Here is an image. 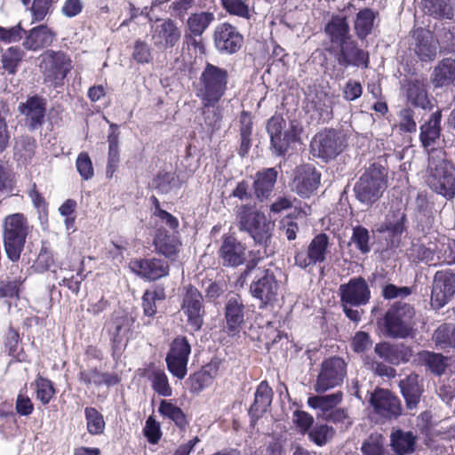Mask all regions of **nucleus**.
<instances>
[{
    "mask_svg": "<svg viewBox=\"0 0 455 455\" xmlns=\"http://www.w3.org/2000/svg\"><path fill=\"white\" fill-rule=\"evenodd\" d=\"M181 31L171 19H157L150 27V40L156 50L164 52L180 43Z\"/></svg>",
    "mask_w": 455,
    "mask_h": 455,
    "instance_id": "12",
    "label": "nucleus"
},
{
    "mask_svg": "<svg viewBox=\"0 0 455 455\" xmlns=\"http://www.w3.org/2000/svg\"><path fill=\"white\" fill-rule=\"evenodd\" d=\"M455 295V273L450 269L437 271L433 279L431 304L435 308L445 306Z\"/></svg>",
    "mask_w": 455,
    "mask_h": 455,
    "instance_id": "14",
    "label": "nucleus"
},
{
    "mask_svg": "<svg viewBox=\"0 0 455 455\" xmlns=\"http://www.w3.org/2000/svg\"><path fill=\"white\" fill-rule=\"evenodd\" d=\"M414 52L421 61L433 60L437 53V41L428 30L418 29L414 33Z\"/></svg>",
    "mask_w": 455,
    "mask_h": 455,
    "instance_id": "29",
    "label": "nucleus"
},
{
    "mask_svg": "<svg viewBox=\"0 0 455 455\" xmlns=\"http://www.w3.org/2000/svg\"><path fill=\"white\" fill-rule=\"evenodd\" d=\"M228 72L211 63H207L196 85V95L204 108L215 107L228 91Z\"/></svg>",
    "mask_w": 455,
    "mask_h": 455,
    "instance_id": "1",
    "label": "nucleus"
},
{
    "mask_svg": "<svg viewBox=\"0 0 455 455\" xmlns=\"http://www.w3.org/2000/svg\"><path fill=\"white\" fill-rule=\"evenodd\" d=\"M432 339L438 349L455 347V326L448 323L440 325Z\"/></svg>",
    "mask_w": 455,
    "mask_h": 455,
    "instance_id": "43",
    "label": "nucleus"
},
{
    "mask_svg": "<svg viewBox=\"0 0 455 455\" xmlns=\"http://www.w3.org/2000/svg\"><path fill=\"white\" fill-rule=\"evenodd\" d=\"M179 180L174 172H159L153 180V186L161 194H167L178 187Z\"/></svg>",
    "mask_w": 455,
    "mask_h": 455,
    "instance_id": "51",
    "label": "nucleus"
},
{
    "mask_svg": "<svg viewBox=\"0 0 455 455\" xmlns=\"http://www.w3.org/2000/svg\"><path fill=\"white\" fill-rule=\"evenodd\" d=\"M144 435L150 443L156 444L161 438L160 425L153 417H148L143 429Z\"/></svg>",
    "mask_w": 455,
    "mask_h": 455,
    "instance_id": "64",
    "label": "nucleus"
},
{
    "mask_svg": "<svg viewBox=\"0 0 455 455\" xmlns=\"http://www.w3.org/2000/svg\"><path fill=\"white\" fill-rule=\"evenodd\" d=\"M24 52L19 47H10L2 55V67L9 74H14L20 62L23 58Z\"/></svg>",
    "mask_w": 455,
    "mask_h": 455,
    "instance_id": "52",
    "label": "nucleus"
},
{
    "mask_svg": "<svg viewBox=\"0 0 455 455\" xmlns=\"http://www.w3.org/2000/svg\"><path fill=\"white\" fill-rule=\"evenodd\" d=\"M441 111L434 112L420 127V140L424 147L431 146L440 136Z\"/></svg>",
    "mask_w": 455,
    "mask_h": 455,
    "instance_id": "40",
    "label": "nucleus"
},
{
    "mask_svg": "<svg viewBox=\"0 0 455 455\" xmlns=\"http://www.w3.org/2000/svg\"><path fill=\"white\" fill-rule=\"evenodd\" d=\"M302 130L300 122L296 119L291 120L287 125L283 116H272L267 122V131L274 153L277 156L284 155L291 143L299 140Z\"/></svg>",
    "mask_w": 455,
    "mask_h": 455,
    "instance_id": "5",
    "label": "nucleus"
},
{
    "mask_svg": "<svg viewBox=\"0 0 455 455\" xmlns=\"http://www.w3.org/2000/svg\"><path fill=\"white\" fill-rule=\"evenodd\" d=\"M190 390L194 393H199L204 388L209 387L212 380L211 376L202 371H197L191 375L188 379Z\"/></svg>",
    "mask_w": 455,
    "mask_h": 455,
    "instance_id": "60",
    "label": "nucleus"
},
{
    "mask_svg": "<svg viewBox=\"0 0 455 455\" xmlns=\"http://www.w3.org/2000/svg\"><path fill=\"white\" fill-rule=\"evenodd\" d=\"M343 394L339 391L324 395L310 396L307 399V404L312 409L317 410V417L325 419L334 408L342 401Z\"/></svg>",
    "mask_w": 455,
    "mask_h": 455,
    "instance_id": "36",
    "label": "nucleus"
},
{
    "mask_svg": "<svg viewBox=\"0 0 455 455\" xmlns=\"http://www.w3.org/2000/svg\"><path fill=\"white\" fill-rule=\"evenodd\" d=\"M24 33L20 24L9 28L0 27V41L4 44L16 43L23 37Z\"/></svg>",
    "mask_w": 455,
    "mask_h": 455,
    "instance_id": "63",
    "label": "nucleus"
},
{
    "mask_svg": "<svg viewBox=\"0 0 455 455\" xmlns=\"http://www.w3.org/2000/svg\"><path fill=\"white\" fill-rule=\"evenodd\" d=\"M375 352L379 358L391 364H399L411 360L412 350L404 345H390L388 343L377 344Z\"/></svg>",
    "mask_w": 455,
    "mask_h": 455,
    "instance_id": "30",
    "label": "nucleus"
},
{
    "mask_svg": "<svg viewBox=\"0 0 455 455\" xmlns=\"http://www.w3.org/2000/svg\"><path fill=\"white\" fill-rule=\"evenodd\" d=\"M310 146L314 156L324 161L336 157L343 149V143L333 130H325L317 133Z\"/></svg>",
    "mask_w": 455,
    "mask_h": 455,
    "instance_id": "18",
    "label": "nucleus"
},
{
    "mask_svg": "<svg viewBox=\"0 0 455 455\" xmlns=\"http://www.w3.org/2000/svg\"><path fill=\"white\" fill-rule=\"evenodd\" d=\"M363 455H386L384 439L381 435H371L362 445Z\"/></svg>",
    "mask_w": 455,
    "mask_h": 455,
    "instance_id": "55",
    "label": "nucleus"
},
{
    "mask_svg": "<svg viewBox=\"0 0 455 455\" xmlns=\"http://www.w3.org/2000/svg\"><path fill=\"white\" fill-rule=\"evenodd\" d=\"M324 32L330 40L327 47L335 48L353 38L347 18L343 16H332L325 25Z\"/></svg>",
    "mask_w": 455,
    "mask_h": 455,
    "instance_id": "27",
    "label": "nucleus"
},
{
    "mask_svg": "<svg viewBox=\"0 0 455 455\" xmlns=\"http://www.w3.org/2000/svg\"><path fill=\"white\" fill-rule=\"evenodd\" d=\"M306 103L307 111L313 112L315 118L323 122L331 118L332 100L324 91H310L306 96Z\"/></svg>",
    "mask_w": 455,
    "mask_h": 455,
    "instance_id": "26",
    "label": "nucleus"
},
{
    "mask_svg": "<svg viewBox=\"0 0 455 455\" xmlns=\"http://www.w3.org/2000/svg\"><path fill=\"white\" fill-rule=\"evenodd\" d=\"M341 305L351 304L356 307L366 305L371 299V291L363 277L351 278L339 289Z\"/></svg>",
    "mask_w": 455,
    "mask_h": 455,
    "instance_id": "19",
    "label": "nucleus"
},
{
    "mask_svg": "<svg viewBox=\"0 0 455 455\" xmlns=\"http://www.w3.org/2000/svg\"><path fill=\"white\" fill-rule=\"evenodd\" d=\"M223 7L231 14L249 18V7L243 0H221Z\"/></svg>",
    "mask_w": 455,
    "mask_h": 455,
    "instance_id": "61",
    "label": "nucleus"
},
{
    "mask_svg": "<svg viewBox=\"0 0 455 455\" xmlns=\"http://www.w3.org/2000/svg\"><path fill=\"white\" fill-rule=\"evenodd\" d=\"M236 219L241 231L247 232L255 243L267 246L272 235L274 224L264 213L249 204H243L236 210Z\"/></svg>",
    "mask_w": 455,
    "mask_h": 455,
    "instance_id": "4",
    "label": "nucleus"
},
{
    "mask_svg": "<svg viewBox=\"0 0 455 455\" xmlns=\"http://www.w3.org/2000/svg\"><path fill=\"white\" fill-rule=\"evenodd\" d=\"M4 347L9 355L16 357L18 360H22L20 356V334L19 332L10 327L6 333Z\"/></svg>",
    "mask_w": 455,
    "mask_h": 455,
    "instance_id": "59",
    "label": "nucleus"
},
{
    "mask_svg": "<svg viewBox=\"0 0 455 455\" xmlns=\"http://www.w3.org/2000/svg\"><path fill=\"white\" fill-rule=\"evenodd\" d=\"M419 361L426 365L435 375H442L446 369L445 357L437 353L421 351L419 353Z\"/></svg>",
    "mask_w": 455,
    "mask_h": 455,
    "instance_id": "44",
    "label": "nucleus"
},
{
    "mask_svg": "<svg viewBox=\"0 0 455 455\" xmlns=\"http://www.w3.org/2000/svg\"><path fill=\"white\" fill-rule=\"evenodd\" d=\"M36 148V140L28 136H21L17 139L14 145V156L23 164L30 160Z\"/></svg>",
    "mask_w": 455,
    "mask_h": 455,
    "instance_id": "48",
    "label": "nucleus"
},
{
    "mask_svg": "<svg viewBox=\"0 0 455 455\" xmlns=\"http://www.w3.org/2000/svg\"><path fill=\"white\" fill-rule=\"evenodd\" d=\"M333 434L332 427L327 425H316L310 429L308 435L312 442L322 446L332 437Z\"/></svg>",
    "mask_w": 455,
    "mask_h": 455,
    "instance_id": "57",
    "label": "nucleus"
},
{
    "mask_svg": "<svg viewBox=\"0 0 455 455\" xmlns=\"http://www.w3.org/2000/svg\"><path fill=\"white\" fill-rule=\"evenodd\" d=\"M152 388L156 393L162 396H171L172 394V387L168 381V377L163 370L154 369L150 375Z\"/></svg>",
    "mask_w": 455,
    "mask_h": 455,
    "instance_id": "50",
    "label": "nucleus"
},
{
    "mask_svg": "<svg viewBox=\"0 0 455 455\" xmlns=\"http://www.w3.org/2000/svg\"><path fill=\"white\" fill-rule=\"evenodd\" d=\"M387 187V170L379 164H372L358 179L354 187L355 198L371 206L378 202Z\"/></svg>",
    "mask_w": 455,
    "mask_h": 455,
    "instance_id": "2",
    "label": "nucleus"
},
{
    "mask_svg": "<svg viewBox=\"0 0 455 455\" xmlns=\"http://www.w3.org/2000/svg\"><path fill=\"white\" fill-rule=\"evenodd\" d=\"M405 221L406 214L403 211L399 209L389 212L386 216L385 221L378 227L377 232H388L393 237L401 236L405 231Z\"/></svg>",
    "mask_w": 455,
    "mask_h": 455,
    "instance_id": "38",
    "label": "nucleus"
},
{
    "mask_svg": "<svg viewBox=\"0 0 455 455\" xmlns=\"http://www.w3.org/2000/svg\"><path fill=\"white\" fill-rule=\"evenodd\" d=\"M415 310L407 303H396L386 313V334L392 338L405 339L413 332Z\"/></svg>",
    "mask_w": 455,
    "mask_h": 455,
    "instance_id": "6",
    "label": "nucleus"
},
{
    "mask_svg": "<svg viewBox=\"0 0 455 455\" xmlns=\"http://www.w3.org/2000/svg\"><path fill=\"white\" fill-rule=\"evenodd\" d=\"M86 428L90 435H100L104 433L106 423L103 415L93 407L84 409Z\"/></svg>",
    "mask_w": 455,
    "mask_h": 455,
    "instance_id": "47",
    "label": "nucleus"
},
{
    "mask_svg": "<svg viewBox=\"0 0 455 455\" xmlns=\"http://www.w3.org/2000/svg\"><path fill=\"white\" fill-rule=\"evenodd\" d=\"M29 224L22 213L6 216L3 221V240L5 253L10 260L17 262L23 251Z\"/></svg>",
    "mask_w": 455,
    "mask_h": 455,
    "instance_id": "3",
    "label": "nucleus"
},
{
    "mask_svg": "<svg viewBox=\"0 0 455 455\" xmlns=\"http://www.w3.org/2000/svg\"><path fill=\"white\" fill-rule=\"evenodd\" d=\"M158 412L164 417L172 420L176 426L183 428L187 425V419L182 410L172 401L162 400L158 408Z\"/></svg>",
    "mask_w": 455,
    "mask_h": 455,
    "instance_id": "45",
    "label": "nucleus"
},
{
    "mask_svg": "<svg viewBox=\"0 0 455 455\" xmlns=\"http://www.w3.org/2000/svg\"><path fill=\"white\" fill-rule=\"evenodd\" d=\"M329 236L321 233L316 235L308 243L307 248L301 249L295 253V265L302 269L314 267L316 264L324 262L330 253Z\"/></svg>",
    "mask_w": 455,
    "mask_h": 455,
    "instance_id": "10",
    "label": "nucleus"
},
{
    "mask_svg": "<svg viewBox=\"0 0 455 455\" xmlns=\"http://www.w3.org/2000/svg\"><path fill=\"white\" fill-rule=\"evenodd\" d=\"M375 13L370 9L360 11L355 20V30L360 39H364L372 30Z\"/></svg>",
    "mask_w": 455,
    "mask_h": 455,
    "instance_id": "46",
    "label": "nucleus"
},
{
    "mask_svg": "<svg viewBox=\"0 0 455 455\" xmlns=\"http://www.w3.org/2000/svg\"><path fill=\"white\" fill-rule=\"evenodd\" d=\"M325 50L334 57L338 64L343 69L348 67H362L367 68L369 66L368 52L358 47L357 42L351 38L337 47H326Z\"/></svg>",
    "mask_w": 455,
    "mask_h": 455,
    "instance_id": "11",
    "label": "nucleus"
},
{
    "mask_svg": "<svg viewBox=\"0 0 455 455\" xmlns=\"http://www.w3.org/2000/svg\"><path fill=\"white\" fill-rule=\"evenodd\" d=\"M347 374V364L345 361L338 356L325 359L321 365L320 372L314 386L317 393L325 392L331 388L339 386Z\"/></svg>",
    "mask_w": 455,
    "mask_h": 455,
    "instance_id": "9",
    "label": "nucleus"
},
{
    "mask_svg": "<svg viewBox=\"0 0 455 455\" xmlns=\"http://www.w3.org/2000/svg\"><path fill=\"white\" fill-rule=\"evenodd\" d=\"M321 173L311 164L298 166L293 179V190L302 198H308L319 187Z\"/></svg>",
    "mask_w": 455,
    "mask_h": 455,
    "instance_id": "20",
    "label": "nucleus"
},
{
    "mask_svg": "<svg viewBox=\"0 0 455 455\" xmlns=\"http://www.w3.org/2000/svg\"><path fill=\"white\" fill-rule=\"evenodd\" d=\"M154 244L159 253L173 260L180 251L181 243L175 233L168 234L159 229L154 239Z\"/></svg>",
    "mask_w": 455,
    "mask_h": 455,
    "instance_id": "34",
    "label": "nucleus"
},
{
    "mask_svg": "<svg viewBox=\"0 0 455 455\" xmlns=\"http://www.w3.org/2000/svg\"><path fill=\"white\" fill-rule=\"evenodd\" d=\"M132 59L139 64H148L153 61V48L146 41L135 40L133 44Z\"/></svg>",
    "mask_w": 455,
    "mask_h": 455,
    "instance_id": "53",
    "label": "nucleus"
},
{
    "mask_svg": "<svg viewBox=\"0 0 455 455\" xmlns=\"http://www.w3.org/2000/svg\"><path fill=\"white\" fill-rule=\"evenodd\" d=\"M71 59L63 52L48 50L41 55L40 68L44 80L58 87L72 69Z\"/></svg>",
    "mask_w": 455,
    "mask_h": 455,
    "instance_id": "8",
    "label": "nucleus"
},
{
    "mask_svg": "<svg viewBox=\"0 0 455 455\" xmlns=\"http://www.w3.org/2000/svg\"><path fill=\"white\" fill-rule=\"evenodd\" d=\"M183 295L181 309L187 316L188 324L196 331L204 323V307L201 292L192 285L186 288Z\"/></svg>",
    "mask_w": 455,
    "mask_h": 455,
    "instance_id": "16",
    "label": "nucleus"
},
{
    "mask_svg": "<svg viewBox=\"0 0 455 455\" xmlns=\"http://www.w3.org/2000/svg\"><path fill=\"white\" fill-rule=\"evenodd\" d=\"M422 5L425 12L435 19L451 20L453 18L451 0H422Z\"/></svg>",
    "mask_w": 455,
    "mask_h": 455,
    "instance_id": "41",
    "label": "nucleus"
},
{
    "mask_svg": "<svg viewBox=\"0 0 455 455\" xmlns=\"http://www.w3.org/2000/svg\"><path fill=\"white\" fill-rule=\"evenodd\" d=\"M76 165L84 180H88L93 176L92 164L87 153L82 152L78 155Z\"/></svg>",
    "mask_w": 455,
    "mask_h": 455,
    "instance_id": "62",
    "label": "nucleus"
},
{
    "mask_svg": "<svg viewBox=\"0 0 455 455\" xmlns=\"http://www.w3.org/2000/svg\"><path fill=\"white\" fill-rule=\"evenodd\" d=\"M213 20V13L202 12L191 15L188 20V26L194 36H201Z\"/></svg>",
    "mask_w": 455,
    "mask_h": 455,
    "instance_id": "49",
    "label": "nucleus"
},
{
    "mask_svg": "<svg viewBox=\"0 0 455 455\" xmlns=\"http://www.w3.org/2000/svg\"><path fill=\"white\" fill-rule=\"evenodd\" d=\"M455 82V60L445 58L439 61L431 74V83L435 88L449 86Z\"/></svg>",
    "mask_w": 455,
    "mask_h": 455,
    "instance_id": "32",
    "label": "nucleus"
},
{
    "mask_svg": "<svg viewBox=\"0 0 455 455\" xmlns=\"http://www.w3.org/2000/svg\"><path fill=\"white\" fill-rule=\"evenodd\" d=\"M129 268L135 275L149 281L164 277L169 272L168 263L160 259H132Z\"/></svg>",
    "mask_w": 455,
    "mask_h": 455,
    "instance_id": "24",
    "label": "nucleus"
},
{
    "mask_svg": "<svg viewBox=\"0 0 455 455\" xmlns=\"http://www.w3.org/2000/svg\"><path fill=\"white\" fill-rule=\"evenodd\" d=\"M406 95L408 101L416 107L424 109L430 107V100L425 85L419 80L411 81L407 84Z\"/></svg>",
    "mask_w": 455,
    "mask_h": 455,
    "instance_id": "42",
    "label": "nucleus"
},
{
    "mask_svg": "<svg viewBox=\"0 0 455 455\" xmlns=\"http://www.w3.org/2000/svg\"><path fill=\"white\" fill-rule=\"evenodd\" d=\"M219 259L224 267H236L247 259L246 247L234 235H225L218 251Z\"/></svg>",
    "mask_w": 455,
    "mask_h": 455,
    "instance_id": "21",
    "label": "nucleus"
},
{
    "mask_svg": "<svg viewBox=\"0 0 455 455\" xmlns=\"http://www.w3.org/2000/svg\"><path fill=\"white\" fill-rule=\"evenodd\" d=\"M369 240V231L365 228L356 226L353 228L351 241L362 253H367L371 251Z\"/></svg>",
    "mask_w": 455,
    "mask_h": 455,
    "instance_id": "58",
    "label": "nucleus"
},
{
    "mask_svg": "<svg viewBox=\"0 0 455 455\" xmlns=\"http://www.w3.org/2000/svg\"><path fill=\"white\" fill-rule=\"evenodd\" d=\"M36 397L43 404H47L52 398L55 390L52 382L45 378L38 377L36 380Z\"/></svg>",
    "mask_w": 455,
    "mask_h": 455,
    "instance_id": "56",
    "label": "nucleus"
},
{
    "mask_svg": "<svg viewBox=\"0 0 455 455\" xmlns=\"http://www.w3.org/2000/svg\"><path fill=\"white\" fill-rule=\"evenodd\" d=\"M277 174L275 168L263 169L256 173L253 181V191L259 201L269 197L275 185Z\"/></svg>",
    "mask_w": 455,
    "mask_h": 455,
    "instance_id": "31",
    "label": "nucleus"
},
{
    "mask_svg": "<svg viewBox=\"0 0 455 455\" xmlns=\"http://www.w3.org/2000/svg\"><path fill=\"white\" fill-rule=\"evenodd\" d=\"M428 169L430 172L429 187L447 199L453 198L455 196L454 166L444 159L435 161L434 158H430Z\"/></svg>",
    "mask_w": 455,
    "mask_h": 455,
    "instance_id": "7",
    "label": "nucleus"
},
{
    "mask_svg": "<svg viewBox=\"0 0 455 455\" xmlns=\"http://www.w3.org/2000/svg\"><path fill=\"white\" fill-rule=\"evenodd\" d=\"M396 126L402 132L412 133L417 131V124L414 119V111L410 108H403L397 113Z\"/></svg>",
    "mask_w": 455,
    "mask_h": 455,
    "instance_id": "54",
    "label": "nucleus"
},
{
    "mask_svg": "<svg viewBox=\"0 0 455 455\" xmlns=\"http://www.w3.org/2000/svg\"><path fill=\"white\" fill-rule=\"evenodd\" d=\"M273 398L272 388L267 381H261L254 394V402L251 404L249 414L253 419L259 418L270 406Z\"/></svg>",
    "mask_w": 455,
    "mask_h": 455,
    "instance_id": "37",
    "label": "nucleus"
},
{
    "mask_svg": "<svg viewBox=\"0 0 455 455\" xmlns=\"http://www.w3.org/2000/svg\"><path fill=\"white\" fill-rule=\"evenodd\" d=\"M190 353L191 347L186 337H177L173 339L165 361L169 371L179 379H183L187 375Z\"/></svg>",
    "mask_w": 455,
    "mask_h": 455,
    "instance_id": "13",
    "label": "nucleus"
},
{
    "mask_svg": "<svg viewBox=\"0 0 455 455\" xmlns=\"http://www.w3.org/2000/svg\"><path fill=\"white\" fill-rule=\"evenodd\" d=\"M224 309L227 333L232 337L238 336L248 317L249 308L239 295L234 294L228 298Z\"/></svg>",
    "mask_w": 455,
    "mask_h": 455,
    "instance_id": "15",
    "label": "nucleus"
},
{
    "mask_svg": "<svg viewBox=\"0 0 455 455\" xmlns=\"http://www.w3.org/2000/svg\"><path fill=\"white\" fill-rule=\"evenodd\" d=\"M77 379L88 387L90 386L99 387L102 385L109 387L118 384L120 381L116 374L101 372L96 368L81 370L78 373Z\"/></svg>",
    "mask_w": 455,
    "mask_h": 455,
    "instance_id": "33",
    "label": "nucleus"
},
{
    "mask_svg": "<svg viewBox=\"0 0 455 455\" xmlns=\"http://www.w3.org/2000/svg\"><path fill=\"white\" fill-rule=\"evenodd\" d=\"M19 111L26 117V124L29 130L35 131L42 126L44 121L46 102L37 95L29 97L19 105Z\"/></svg>",
    "mask_w": 455,
    "mask_h": 455,
    "instance_id": "25",
    "label": "nucleus"
},
{
    "mask_svg": "<svg viewBox=\"0 0 455 455\" xmlns=\"http://www.w3.org/2000/svg\"><path fill=\"white\" fill-rule=\"evenodd\" d=\"M279 283L270 269H258L253 282L251 283V295L267 305L276 299Z\"/></svg>",
    "mask_w": 455,
    "mask_h": 455,
    "instance_id": "17",
    "label": "nucleus"
},
{
    "mask_svg": "<svg viewBox=\"0 0 455 455\" xmlns=\"http://www.w3.org/2000/svg\"><path fill=\"white\" fill-rule=\"evenodd\" d=\"M370 403L374 411L385 419H396L402 413L400 400L386 389L379 388L371 393Z\"/></svg>",
    "mask_w": 455,
    "mask_h": 455,
    "instance_id": "22",
    "label": "nucleus"
},
{
    "mask_svg": "<svg viewBox=\"0 0 455 455\" xmlns=\"http://www.w3.org/2000/svg\"><path fill=\"white\" fill-rule=\"evenodd\" d=\"M243 41L242 35L229 23L220 24L215 28V46L222 53L232 54L236 52L241 48Z\"/></svg>",
    "mask_w": 455,
    "mask_h": 455,
    "instance_id": "23",
    "label": "nucleus"
},
{
    "mask_svg": "<svg viewBox=\"0 0 455 455\" xmlns=\"http://www.w3.org/2000/svg\"><path fill=\"white\" fill-rule=\"evenodd\" d=\"M390 442L396 455H405L414 451L416 436L411 431L397 429L391 434Z\"/></svg>",
    "mask_w": 455,
    "mask_h": 455,
    "instance_id": "39",
    "label": "nucleus"
},
{
    "mask_svg": "<svg viewBox=\"0 0 455 455\" xmlns=\"http://www.w3.org/2000/svg\"><path fill=\"white\" fill-rule=\"evenodd\" d=\"M54 37L55 34L49 28L41 25L29 30L23 42V46L30 51H36L50 45Z\"/></svg>",
    "mask_w": 455,
    "mask_h": 455,
    "instance_id": "35",
    "label": "nucleus"
},
{
    "mask_svg": "<svg viewBox=\"0 0 455 455\" xmlns=\"http://www.w3.org/2000/svg\"><path fill=\"white\" fill-rule=\"evenodd\" d=\"M399 387L409 410L415 409L423 393V382L419 376L411 373L400 380Z\"/></svg>",
    "mask_w": 455,
    "mask_h": 455,
    "instance_id": "28",
    "label": "nucleus"
}]
</instances>
